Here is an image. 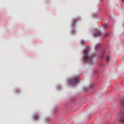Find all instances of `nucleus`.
<instances>
[{"label": "nucleus", "instance_id": "39448f33", "mask_svg": "<svg viewBox=\"0 0 124 124\" xmlns=\"http://www.w3.org/2000/svg\"><path fill=\"white\" fill-rule=\"evenodd\" d=\"M78 21V19L74 18L72 20V22L71 24V25L72 27H74L75 25L76 24V22Z\"/></svg>", "mask_w": 124, "mask_h": 124}, {"label": "nucleus", "instance_id": "dca6fc26", "mask_svg": "<svg viewBox=\"0 0 124 124\" xmlns=\"http://www.w3.org/2000/svg\"><path fill=\"white\" fill-rule=\"evenodd\" d=\"M49 117H47V118H46V119H49Z\"/></svg>", "mask_w": 124, "mask_h": 124}, {"label": "nucleus", "instance_id": "f257e3e1", "mask_svg": "<svg viewBox=\"0 0 124 124\" xmlns=\"http://www.w3.org/2000/svg\"><path fill=\"white\" fill-rule=\"evenodd\" d=\"M83 61L84 63L92 64L93 63V56L88 54L89 52L86 49H84L83 51Z\"/></svg>", "mask_w": 124, "mask_h": 124}, {"label": "nucleus", "instance_id": "6e6552de", "mask_svg": "<svg viewBox=\"0 0 124 124\" xmlns=\"http://www.w3.org/2000/svg\"><path fill=\"white\" fill-rule=\"evenodd\" d=\"M34 118L35 119H38L39 118V117L38 115H35L34 116Z\"/></svg>", "mask_w": 124, "mask_h": 124}, {"label": "nucleus", "instance_id": "4468645a", "mask_svg": "<svg viewBox=\"0 0 124 124\" xmlns=\"http://www.w3.org/2000/svg\"><path fill=\"white\" fill-rule=\"evenodd\" d=\"M109 35H108V34H105V35L103 37H105V36H108Z\"/></svg>", "mask_w": 124, "mask_h": 124}, {"label": "nucleus", "instance_id": "1a4fd4ad", "mask_svg": "<svg viewBox=\"0 0 124 124\" xmlns=\"http://www.w3.org/2000/svg\"><path fill=\"white\" fill-rule=\"evenodd\" d=\"M110 57L109 56H107L106 61L107 62L109 61L110 59Z\"/></svg>", "mask_w": 124, "mask_h": 124}, {"label": "nucleus", "instance_id": "0eeeda50", "mask_svg": "<svg viewBox=\"0 0 124 124\" xmlns=\"http://www.w3.org/2000/svg\"><path fill=\"white\" fill-rule=\"evenodd\" d=\"M100 46L99 44H97L95 46V49L96 50H97L100 48Z\"/></svg>", "mask_w": 124, "mask_h": 124}, {"label": "nucleus", "instance_id": "423d86ee", "mask_svg": "<svg viewBox=\"0 0 124 124\" xmlns=\"http://www.w3.org/2000/svg\"><path fill=\"white\" fill-rule=\"evenodd\" d=\"M105 53V52L103 51L101 53L100 56L102 59L103 58V56L104 55Z\"/></svg>", "mask_w": 124, "mask_h": 124}, {"label": "nucleus", "instance_id": "2eb2a0df", "mask_svg": "<svg viewBox=\"0 0 124 124\" xmlns=\"http://www.w3.org/2000/svg\"><path fill=\"white\" fill-rule=\"evenodd\" d=\"M122 0L123 2H124V0Z\"/></svg>", "mask_w": 124, "mask_h": 124}, {"label": "nucleus", "instance_id": "7ed1b4c3", "mask_svg": "<svg viewBox=\"0 0 124 124\" xmlns=\"http://www.w3.org/2000/svg\"><path fill=\"white\" fill-rule=\"evenodd\" d=\"M117 116L118 117L120 118V121L122 123H124V110L121 109Z\"/></svg>", "mask_w": 124, "mask_h": 124}, {"label": "nucleus", "instance_id": "9b49d317", "mask_svg": "<svg viewBox=\"0 0 124 124\" xmlns=\"http://www.w3.org/2000/svg\"><path fill=\"white\" fill-rule=\"evenodd\" d=\"M104 29H107V25L104 24H102Z\"/></svg>", "mask_w": 124, "mask_h": 124}, {"label": "nucleus", "instance_id": "f03ea898", "mask_svg": "<svg viewBox=\"0 0 124 124\" xmlns=\"http://www.w3.org/2000/svg\"><path fill=\"white\" fill-rule=\"evenodd\" d=\"M80 78L79 77H75L71 78L68 82L69 84L71 86H72L74 84H77L79 82Z\"/></svg>", "mask_w": 124, "mask_h": 124}, {"label": "nucleus", "instance_id": "ddd939ff", "mask_svg": "<svg viewBox=\"0 0 124 124\" xmlns=\"http://www.w3.org/2000/svg\"><path fill=\"white\" fill-rule=\"evenodd\" d=\"M20 91V90L18 89H17L16 90V92L17 93H18Z\"/></svg>", "mask_w": 124, "mask_h": 124}, {"label": "nucleus", "instance_id": "f8f14e48", "mask_svg": "<svg viewBox=\"0 0 124 124\" xmlns=\"http://www.w3.org/2000/svg\"><path fill=\"white\" fill-rule=\"evenodd\" d=\"M121 105L122 106H124V101H121Z\"/></svg>", "mask_w": 124, "mask_h": 124}, {"label": "nucleus", "instance_id": "20e7f679", "mask_svg": "<svg viewBox=\"0 0 124 124\" xmlns=\"http://www.w3.org/2000/svg\"><path fill=\"white\" fill-rule=\"evenodd\" d=\"M93 36L94 37H97L98 36H101L102 35V33L100 31L94 32L93 34Z\"/></svg>", "mask_w": 124, "mask_h": 124}, {"label": "nucleus", "instance_id": "9d476101", "mask_svg": "<svg viewBox=\"0 0 124 124\" xmlns=\"http://www.w3.org/2000/svg\"><path fill=\"white\" fill-rule=\"evenodd\" d=\"M85 43V42L84 40H82L81 43V44L82 45H84Z\"/></svg>", "mask_w": 124, "mask_h": 124}]
</instances>
